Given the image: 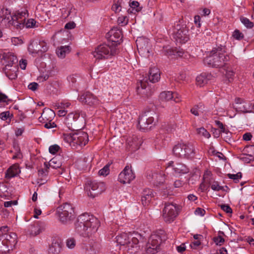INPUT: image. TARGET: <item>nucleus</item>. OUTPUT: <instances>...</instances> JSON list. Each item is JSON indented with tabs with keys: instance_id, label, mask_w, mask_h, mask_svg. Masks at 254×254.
Returning <instances> with one entry per match:
<instances>
[{
	"instance_id": "1",
	"label": "nucleus",
	"mask_w": 254,
	"mask_h": 254,
	"mask_svg": "<svg viewBox=\"0 0 254 254\" xmlns=\"http://www.w3.org/2000/svg\"><path fill=\"white\" fill-rule=\"evenodd\" d=\"M28 16V10L21 9L15 11L12 15L7 9H0V22L6 27L13 26L17 30L22 29L24 27L25 19Z\"/></svg>"
},
{
	"instance_id": "2",
	"label": "nucleus",
	"mask_w": 254,
	"mask_h": 254,
	"mask_svg": "<svg viewBox=\"0 0 254 254\" xmlns=\"http://www.w3.org/2000/svg\"><path fill=\"white\" fill-rule=\"evenodd\" d=\"M100 226L98 219L87 213L79 215L75 224L76 231L83 237L95 233Z\"/></svg>"
},
{
	"instance_id": "3",
	"label": "nucleus",
	"mask_w": 254,
	"mask_h": 254,
	"mask_svg": "<svg viewBox=\"0 0 254 254\" xmlns=\"http://www.w3.org/2000/svg\"><path fill=\"white\" fill-rule=\"evenodd\" d=\"M141 239V235L137 233H123L116 237V241L124 251L130 254H135L139 250L138 244Z\"/></svg>"
},
{
	"instance_id": "4",
	"label": "nucleus",
	"mask_w": 254,
	"mask_h": 254,
	"mask_svg": "<svg viewBox=\"0 0 254 254\" xmlns=\"http://www.w3.org/2000/svg\"><path fill=\"white\" fill-rule=\"evenodd\" d=\"M17 243L15 233L10 232L7 226L0 228V253L6 254L12 250Z\"/></svg>"
},
{
	"instance_id": "5",
	"label": "nucleus",
	"mask_w": 254,
	"mask_h": 254,
	"mask_svg": "<svg viewBox=\"0 0 254 254\" xmlns=\"http://www.w3.org/2000/svg\"><path fill=\"white\" fill-rule=\"evenodd\" d=\"M174 155L182 159H191L195 154L194 145L191 142H183L176 145L173 149Z\"/></svg>"
},
{
	"instance_id": "6",
	"label": "nucleus",
	"mask_w": 254,
	"mask_h": 254,
	"mask_svg": "<svg viewBox=\"0 0 254 254\" xmlns=\"http://www.w3.org/2000/svg\"><path fill=\"white\" fill-rule=\"evenodd\" d=\"M64 139L72 147L77 148L85 145L88 141V135L85 132L79 131L72 134H64Z\"/></svg>"
},
{
	"instance_id": "7",
	"label": "nucleus",
	"mask_w": 254,
	"mask_h": 254,
	"mask_svg": "<svg viewBox=\"0 0 254 254\" xmlns=\"http://www.w3.org/2000/svg\"><path fill=\"white\" fill-rule=\"evenodd\" d=\"M118 52L119 50L116 46L108 42V44L99 45L93 53V55L96 59H105L118 54Z\"/></svg>"
},
{
	"instance_id": "8",
	"label": "nucleus",
	"mask_w": 254,
	"mask_h": 254,
	"mask_svg": "<svg viewBox=\"0 0 254 254\" xmlns=\"http://www.w3.org/2000/svg\"><path fill=\"white\" fill-rule=\"evenodd\" d=\"M57 213L60 221L66 223L74 218L75 214L74 207L70 203H65L57 208Z\"/></svg>"
},
{
	"instance_id": "9",
	"label": "nucleus",
	"mask_w": 254,
	"mask_h": 254,
	"mask_svg": "<svg viewBox=\"0 0 254 254\" xmlns=\"http://www.w3.org/2000/svg\"><path fill=\"white\" fill-rule=\"evenodd\" d=\"M105 189L104 183L91 180L87 181L85 187L87 195L92 198L101 194L105 190Z\"/></svg>"
},
{
	"instance_id": "10",
	"label": "nucleus",
	"mask_w": 254,
	"mask_h": 254,
	"mask_svg": "<svg viewBox=\"0 0 254 254\" xmlns=\"http://www.w3.org/2000/svg\"><path fill=\"white\" fill-rule=\"evenodd\" d=\"M173 38L177 43L184 44L190 39L189 30L184 25L175 24L173 30Z\"/></svg>"
},
{
	"instance_id": "11",
	"label": "nucleus",
	"mask_w": 254,
	"mask_h": 254,
	"mask_svg": "<svg viewBox=\"0 0 254 254\" xmlns=\"http://www.w3.org/2000/svg\"><path fill=\"white\" fill-rule=\"evenodd\" d=\"M178 215V209L176 204L173 203H165V206L162 211V216L166 222H172Z\"/></svg>"
},
{
	"instance_id": "12",
	"label": "nucleus",
	"mask_w": 254,
	"mask_h": 254,
	"mask_svg": "<svg viewBox=\"0 0 254 254\" xmlns=\"http://www.w3.org/2000/svg\"><path fill=\"white\" fill-rule=\"evenodd\" d=\"M135 43L139 54L145 58H149L152 50L148 39L143 37H138Z\"/></svg>"
},
{
	"instance_id": "13",
	"label": "nucleus",
	"mask_w": 254,
	"mask_h": 254,
	"mask_svg": "<svg viewBox=\"0 0 254 254\" xmlns=\"http://www.w3.org/2000/svg\"><path fill=\"white\" fill-rule=\"evenodd\" d=\"M226 52V47L220 45L217 48H213L210 52V56L213 58V63L227 62L229 61L230 57L228 55H224Z\"/></svg>"
},
{
	"instance_id": "14",
	"label": "nucleus",
	"mask_w": 254,
	"mask_h": 254,
	"mask_svg": "<svg viewBox=\"0 0 254 254\" xmlns=\"http://www.w3.org/2000/svg\"><path fill=\"white\" fill-rule=\"evenodd\" d=\"M161 239L160 236L157 234H152L148 239V243L145 248L146 253L148 254H154L158 252L161 243Z\"/></svg>"
},
{
	"instance_id": "15",
	"label": "nucleus",
	"mask_w": 254,
	"mask_h": 254,
	"mask_svg": "<svg viewBox=\"0 0 254 254\" xmlns=\"http://www.w3.org/2000/svg\"><path fill=\"white\" fill-rule=\"evenodd\" d=\"M155 113L154 112L148 111L143 114L139 118L138 125L140 129L145 130L150 128L149 127L154 120V116Z\"/></svg>"
},
{
	"instance_id": "16",
	"label": "nucleus",
	"mask_w": 254,
	"mask_h": 254,
	"mask_svg": "<svg viewBox=\"0 0 254 254\" xmlns=\"http://www.w3.org/2000/svg\"><path fill=\"white\" fill-rule=\"evenodd\" d=\"M106 37L108 40V42L117 48L122 39V31L117 27L113 28L106 34Z\"/></svg>"
},
{
	"instance_id": "17",
	"label": "nucleus",
	"mask_w": 254,
	"mask_h": 254,
	"mask_svg": "<svg viewBox=\"0 0 254 254\" xmlns=\"http://www.w3.org/2000/svg\"><path fill=\"white\" fill-rule=\"evenodd\" d=\"M135 175L129 166H126L119 175L118 180L122 184H129L135 179Z\"/></svg>"
},
{
	"instance_id": "18",
	"label": "nucleus",
	"mask_w": 254,
	"mask_h": 254,
	"mask_svg": "<svg viewBox=\"0 0 254 254\" xmlns=\"http://www.w3.org/2000/svg\"><path fill=\"white\" fill-rule=\"evenodd\" d=\"M28 51L31 54H42L48 50V47L46 43L44 41L33 42L28 47Z\"/></svg>"
},
{
	"instance_id": "19",
	"label": "nucleus",
	"mask_w": 254,
	"mask_h": 254,
	"mask_svg": "<svg viewBox=\"0 0 254 254\" xmlns=\"http://www.w3.org/2000/svg\"><path fill=\"white\" fill-rule=\"evenodd\" d=\"M101 249V245L99 240L91 239L89 242V245L86 246L85 254H97Z\"/></svg>"
},
{
	"instance_id": "20",
	"label": "nucleus",
	"mask_w": 254,
	"mask_h": 254,
	"mask_svg": "<svg viewBox=\"0 0 254 254\" xmlns=\"http://www.w3.org/2000/svg\"><path fill=\"white\" fill-rule=\"evenodd\" d=\"M141 143V140L136 136L129 137L127 139V148L129 151L133 152L139 149Z\"/></svg>"
},
{
	"instance_id": "21",
	"label": "nucleus",
	"mask_w": 254,
	"mask_h": 254,
	"mask_svg": "<svg viewBox=\"0 0 254 254\" xmlns=\"http://www.w3.org/2000/svg\"><path fill=\"white\" fill-rule=\"evenodd\" d=\"M148 85V83L146 80H140L137 86L138 93L147 97L151 96L153 91Z\"/></svg>"
},
{
	"instance_id": "22",
	"label": "nucleus",
	"mask_w": 254,
	"mask_h": 254,
	"mask_svg": "<svg viewBox=\"0 0 254 254\" xmlns=\"http://www.w3.org/2000/svg\"><path fill=\"white\" fill-rule=\"evenodd\" d=\"M173 167V169L176 175H182L187 174L189 172V169L185 164L178 163L174 165L173 161H170L168 163L167 167Z\"/></svg>"
},
{
	"instance_id": "23",
	"label": "nucleus",
	"mask_w": 254,
	"mask_h": 254,
	"mask_svg": "<svg viewBox=\"0 0 254 254\" xmlns=\"http://www.w3.org/2000/svg\"><path fill=\"white\" fill-rule=\"evenodd\" d=\"M80 100L85 104L90 106L99 104V101L97 97L90 92H86L80 98Z\"/></svg>"
},
{
	"instance_id": "24",
	"label": "nucleus",
	"mask_w": 254,
	"mask_h": 254,
	"mask_svg": "<svg viewBox=\"0 0 254 254\" xmlns=\"http://www.w3.org/2000/svg\"><path fill=\"white\" fill-rule=\"evenodd\" d=\"M18 70V64H5L3 71L9 79H14L17 76V72Z\"/></svg>"
},
{
	"instance_id": "25",
	"label": "nucleus",
	"mask_w": 254,
	"mask_h": 254,
	"mask_svg": "<svg viewBox=\"0 0 254 254\" xmlns=\"http://www.w3.org/2000/svg\"><path fill=\"white\" fill-rule=\"evenodd\" d=\"M154 196V195L152 190L148 189H144L142 193L141 199L143 205H148Z\"/></svg>"
},
{
	"instance_id": "26",
	"label": "nucleus",
	"mask_w": 254,
	"mask_h": 254,
	"mask_svg": "<svg viewBox=\"0 0 254 254\" xmlns=\"http://www.w3.org/2000/svg\"><path fill=\"white\" fill-rule=\"evenodd\" d=\"M62 247L63 243L61 240L54 239L49 248V253L52 254H59L62 250Z\"/></svg>"
},
{
	"instance_id": "27",
	"label": "nucleus",
	"mask_w": 254,
	"mask_h": 254,
	"mask_svg": "<svg viewBox=\"0 0 254 254\" xmlns=\"http://www.w3.org/2000/svg\"><path fill=\"white\" fill-rule=\"evenodd\" d=\"M160 70L156 66L152 67L149 72V80L152 83L158 82L160 79Z\"/></svg>"
},
{
	"instance_id": "28",
	"label": "nucleus",
	"mask_w": 254,
	"mask_h": 254,
	"mask_svg": "<svg viewBox=\"0 0 254 254\" xmlns=\"http://www.w3.org/2000/svg\"><path fill=\"white\" fill-rule=\"evenodd\" d=\"M1 60L7 64H17L18 59L17 57L12 53H4L0 56Z\"/></svg>"
},
{
	"instance_id": "29",
	"label": "nucleus",
	"mask_w": 254,
	"mask_h": 254,
	"mask_svg": "<svg viewBox=\"0 0 254 254\" xmlns=\"http://www.w3.org/2000/svg\"><path fill=\"white\" fill-rule=\"evenodd\" d=\"M212 76L211 74L202 73L197 76L196 78V84L200 87L203 86L208 83Z\"/></svg>"
},
{
	"instance_id": "30",
	"label": "nucleus",
	"mask_w": 254,
	"mask_h": 254,
	"mask_svg": "<svg viewBox=\"0 0 254 254\" xmlns=\"http://www.w3.org/2000/svg\"><path fill=\"white\" fill-rule=\"evenodd\" d=\"M220 72L225 75L226 77L229 79V82H230V79L234 75V71L233 69L228 66V64H223L220 67Z\"/></svg>"
},
{
	"instance_id": "31",
	"label": "nucleus",
	"mask_w": 254,
	"mask_h": 254,
	"mask_svg": "<svg viewBox=\"0 0 254 254\" xmlns=\"http://www.w3.org/2000/svg\"><path fill=\"white\" fill-rule=\"evenodd\" d=\"M19 166L17 164H14L9 168L5 173V177L10 179L16 176L19 173Z\"/></svg>"
},
{
	"instance_id": "32",
	"label": "nucleus",
	"mask_w": 254,
	"mask_h": 254,
	"mask_svg": "<svg viewBox=\"0 0 254 254\" xmlns=\"http://www.w3.org/2000/svg\"><path fill=\"white\" fill-rule=\"evenodd\" d=\"M44 165L46 168L51 167L54 169H57L62 166V162L57 158L54 157L49 163L45 162Z\"/></svg>"
},
{
	"instance_id": "33",
	"label": "nucleus",
	"mask_w": 254,
	"mask_h": 254,
	"mask_svg": "<svg viewBox=\"0 0 254 254\" xmlns=\"http://www.w3.org/2000/svg\"><path fill=\"white\" fill-rule=\"evenodd\" d=\"M73 112H71L68 114L65 119V124L69 128L74 129L77 128V123H75V120H74L73 117H74Z\"/></svg>"
},
{
	"instance_id": "34",
	"label": "nucleus",
	"mask_w": 254,
	"mask_h": 254,
	"mask_svg": "<svg viewBox=\"0 0 254 254\" xmlns=\"http://www.w3.org/2000/svg\"><path fill=\"white\" fill-rule=\"evenodd\" d=\"M148 177L149 180L151 179L152 181L159 184L162 183L164 181V177L161 173H151L148 175Z\"/></svg>"
},
{
	"instance_id": "35",
	"label": "nucleus",
	"mask_w": 254,
	"mask_h": 254,
	"mask_svg": "<svg viewBox=\"0 0 254 254\" xmlns=\"http://www.w3.org/2000/svg\"><path fill=\"white\" fill-rule=\"evenodd\" d=\"M70 52V47L69 46H61L57 50L56 53L58 56L60 58L65 57L66 54Z\"/></svg>"
},
{
	"instance_id": "36",
	"label": "nucleus",
	"mask_w": 254,
	"mask_h": 254,
	"mask_svg": "<svg viewBox=\"0 0 254 254\" xmlns=\"http://www.w3.org/2000/svg\"><path fill=\"white\" fill-rule=\"evenodd\" d=\"M130 9L128 10V12L130 13H135L136 12L140 11L142 7L139 6V3L137 1L133 0L129 3Z\"/></svg>"
},
{
	"instance_id": "37",
	"label": "nucleus",
	"mask_w": 254,
	"mask_h": 254,
	"mask_svg": "<svg viewBox=\"0 0 254 254\" xmlns=\"http://www.w3.org/2000/svg\"><path fill=\"white\" fill-rule=\"evenodd\" d=\"M159 97L162 101H168L173 99L174 95L171 91H164L160 93Z\"/></svg>"
},
{
	"instance_id": "38",
	"label": "nucleus",
	"mask_w": 254,
	"mask_h": 254,
	"mask_svg": "<svg viewBox=\"0 0 254 254\" xmlns=\"http://www.w3.org/2000/svg\"><path fill=\"white\" fill-rule=\"evenodd\" d=\"M162 52L168 57H171L172 56H175V52H176V48H171L169 46H164L163 48Z\"/></svg>"
},
{
	"instance_id": "39",
	"label": "nucleus",
	"mask_w": 254,
	"mask_h": 254,
	"mask_svg": "<svg viewBox=\"0 0 254 254\" xmlns=\"http://www.w3.org/2000/svg\"><path fill=\"white\" fill-rule=\"evenodd\" d=\"M123 0H115L112 9L115 12H119L121 10V3Z\"/></svg>"
},
{
	"instance_id": "40",
	"label": "nucleus",
	"mask_w": 254,
	"mask_h": 254,
	"mask_svg": "<svg viewBox=\"0 0 254 254\" xmlns=\"http://www.w3.org/2000/svg\"><path fill=\"white\" fill-rule=\"evenodd\" d=\"M234 108L237 112L243 113L248 112V108L246 103H241V104L237 105V106H234Z\"/></svg>"
},
{
	"instance_id": "41",
	"label": "nucleus",
	"mask_w": 254,
	"mask_h": 254,
	"mask_svg": "<svg viewBox=\"0 0 254 254\" xmlns=\"http://www.w3.org/2000/svg\"><path fill=\"white\" fill-rule=\"evenodd\" d=\"M36 21L32 18L29 19L26 21V19L24 21V27L25 26L27 28H32L35 27H37L36 26Z\"/></svg>"
},
{
	"instance_id": "42",
	"label": "nucleus",
	"mask_w": 254,
	"mask_h": 254,
	"mask_svg": "<svg viewBox=\"0 0 254 254\" xmlns=\"http://www.w3.org/2000/svg\"><path fill=\"white\" fill-rule=\"evenodd\" d=\"M241 22L248 28H252L254 27L253 22H251L248 18L245 17L240 18Z\"/></svg>"
},
{
	"instance_id": "43",
	"label": "nucleus",
	"mask_w": 254,
	"mask_h": 254,
	"mask_svg": "<svg viewBox=\"0 0 254 254\" xmlns=\"http://www.w3.org/2000/svg\"><path fill=\"white\" fill-rule=\"evenodd\" d=\"M197 133L199 135L208 138L210 136V133L204 127H200L196 129Z\"/></svg>"
},
{
	"instance_id": "44",
	"label": "nucleus",
	"mask_w": 254,
	"mask_h": 254,
	"mask_svg": "<svg viewBox=\"0 0 254 254\" xmlns=\"http://www.w3.org/2000/svg\"><path fill=\"white\" fill-rule=\"evenodd\" d=\"M208 183L210 184L211 189L213 190L219 191L223 189V187L220 186L219 184V183L217 181H213L212 183L209 181Z\"/></svg>"
},
{
	"instance_id": "45",
	"label": "nucleus",
	"mask_w": 254,
	"mask_h": 254,
	"mask_svg": "<svg viewBox=\"0 0 254 254\" xmlns=\"http://www.w3.org/2000/svg\"><path fill=\"white\" fill-rule=\"evenodd\" d=\"M43 65L42 67H40V69H42L45 73H48L49 74V76L51 75L52 69L54 68V66H53V64H48L47 65V64H42Z\"/></svg>"
},
{
	"instance_id": "46",
	"label": "nucleus",
	"mask_w": 254,
	"mask_h": 254,
	"mask_svg": "<svg viewBox=\"0 0 254 254\" xmlns=\"http://www.w3.org/2000/svg\"><path fill=\"white\" fill-rule=\"evenodd\" d=\"M41 71V75L38 77L37 80L39 82H43L47 80L50 77L49 74L45 73L44 70L42 69H40Z\"/></svg>"
},
{
	"instance_id": "47",
	"label": "nucleus",
	"mask_w": 254,
	"mask_h": 254,
	"mask_svg": "<svg viewBox=\"0 0 254 254\" xmlns=\"http://www.w3.org/2000/svg\"><path fill=\"white\" fill-rule=\"evenodd\" d=\"M66 245L69 249H73L76 245V241L73 238H69L66 241Z\"/></svg>"
},
{
	"instance_id": "48",
	"label": "nucleus",
	"mask_w": 254,
	"mask_h": 254,
	"mask_svg": "<svg viewBox=\"0 0 254 254\" xmlns=\"http://www.w3.org/2000/svg\"><path fill=\"white\" fill-rule=\"evenodd\" d=\"M109 166L110 165L107 164L105 165L102 169L100 170L98 172L99 175L106 176L108 175L110 172Z\"/></svg>"
},
{
	"instance_id": "49",
	"label": "nucleus",
	"mask_w": 254,
	"mask_h": 254,
	"mask_svg": "<svg viewBox=\"0 0 254 254\" xmlns=\"http://www.w3.org/2000/svg\"><path fill=\"white\" fill-rule=\"evenodd\" d=\"M14 149H15V154L13 156L12 159H20L22 157V153L21 152L20 148L18 146H14Z\"/></svg>"
},
{
	"instance_id": "50",
	"label": "nucleus",
	"mask_w": 254,
	"mask_h": 254,
	"mask_svg": "<svg viewBox=\"0 0 254 254\" xmlns=\"http://www.w3.org/2000/svg\"><path fill=\"white\" fill-rule=\"evenodd\" d=\"M227 176L229 178L234 180L235 182H237L241 178L242 174L240 172L236 174H227Z\"/></svg>"
},
{
	"instance_id": "51",
	"label": "nucleus",
	"mask_w": 254,
	"mask_h": 254,
	"mask_svg": "<svg viewBox=\"0 0 254 254\" xmlns=\"http://www.w3.org/2000/svg\"><path fill=\"white\" fill-rule=\"evenodd\" d=\"M215 122L217 127L220 129V131L221 132L227 133L228 132V129L225 128V127L220 121H215Z\"/></svg>"
},
{
	"instance_id": "52",
	"label": "nucleus",
	"mask_w": 254,
	"mask_h": 254,
	"mask_svg": "<svg viewBox=\"0 0 254 254\" xmlns=\"http://www.w3.org/2000/svg\"><path fill=\"white\" fill-rule=\"evenodd\" d=\"M233 37L238 40H240L244 38V34L239 30H235L233 34Z\"/></svg>"
},
{
	"instance_id": "53",
	"label": "nucleus",
	"mask_w": 254,
	"mask_h": 254,
	"mask_svg": "<svg viewBox=\"0 0 254 254\" xmlns=\"http://www.w3.org/2000/svg\"><path fill=\"white\" fill-rule=\"evenodd\" d=\"M241 159L244 162L249 163L252 161L254 160V157L253 155L246 154L244 155V157H241Z\"/></svg>"
},
{
	"instance_id": "54",
	"label": "nucleus",
	"mask_w": 254,
	"mask_h": 254,
	"mask_svg": "<svg viewBox=\"0 0 254 254\" xmlns=\"http://www.w3.org/2000/svg\"><path fill=\"white\" fill-rule=\"evenodd\" d=\"M118 22L121 26H124L127 23V19L126 16H122L118 18Z\"/></svg>"
},
{
	"instance_id": "55",
	"label": "nucleus",
	"mask_w": 254,
	"mask_h": 254,
	"mask_svg": "<svg viewBox=\"0 0 254 254\" xmlns=\"http://www.w3.org/2000/svg\"><path fill=\"white\" fill-rule=\"evenodd\" d=\"M60 149V147L57 144L51 145L49 147V150L50 153L54 154L57 153Z\"/></svg>"
},
{
	"instance_id": "56",
	"label": "nucleus",
	"mask_w": 254,
	"mask_h": 254,
	"mask_svg": "<svg viewBox=\"0 0 254 254\" xmlns=\"http://www.w3.org/2000/svg\"><path fill=\"white\" fill-rule=\"evenodd\" d=\"M42 231V230L39 228L38 227H36L35 226H32V230L31 234L33 236H36L40 234Z\"/></svg>"
},
{
	"instance_id": "57",
	"label": "nucleus",
	"mask_w": 254,
	"mask_h": 254,
	"mask_svg": "<svg viewBox=\"0 0 254 254\" xmlns=\"http://www.w3.org/2000/svg\"><path fill=\"white\" fill-rule=\"evenodd\" d=\"M221 208L227 213H232V209L228 205L226 204H221L220 205Z\"/></svg>"
},
{
	"instance_id": "58",
	"label": "nucleus",
	"mask_w": 254,
	"mask_h": 254,
	"mask_svg": "<svg viewBox=\"0 0 254 254\" xmlns=\"http://www.w3.org/2000/svg\"><path fill=\"white\" fill-rule=\"evenodd\" d=\"M213 240L216 245L220 246L224 242V239L220 236L214 238Z\"/></svg>"
},
{
	"instance_id": "59",
	"label": "nucleus",
	"mask_w": 254,
	"mask_h": 254,
	"mask_svg": "<svg viewBox=\"0 0 254 254\" xmlns=\"http://www.w3.org/2000/svg\"><path fill=\"white\" fill-rule=\"evenodd\" d=\"M38 86L39 85L37 83L32 82L28 85V88L29 89L34 91L37 89Z\"/></svg>"
},
{
	"instance_id": "60",
	"label": "nucleus",
	"mask_w": 254,
	"mask_h": 254,
	"mask_svg": "<svg viewBox=\"0 0 254 254\" xmlns=\"http://www.w3.org/2000/svg\"><path fill=\"white\" fill-rule=\"evenodd\" d=\"M11 42L14 45H17L19 44H21L22 43V41L21 39H19L17 37H13L11 39Z\"/></svg>"
},
{
	"instance_id": "61",
	"label": "nucleus",
	"mask_w": 254,
	"mask_h": 254,
	"mask_svg": "<svg viewBox=\"0 0 254 254\" xmlns=\"http://www.w3.org/2000/svg\"><path fill=\"white\" fill-rule=\"evenodd\" d=\"M9 111L3 112L0 114V118L2 120L5 121L9 117Z\"/></svg>"
},
{
	"instance_id": "62",
	"label": "nucleus",
	"mask_w": 254,
	"mask_h": 254,
	"mask_svg": "<svg viewBox=\"0 0 254 254\" xmlns=\"http://www.w3.org/2000/svg\"><path fill=\"white\" fill-rule=\"evenodd\" d=\"M176 127V125L175 124L168 125L166 127V131L168 132H172L175 130Z\"/></svg>"
},
{
	"instance_id": "63",
	"label": "nucleus",
	"mask_w": 254,
	"mask_h": 254,
	"mask_svg": "<svg viewBox=\"0 0 254 254\" xmlns=\"http://www.w3.org/2000/svg\"><path fill=\"white\" fill-rule=\"evenodd\" d=\"M200 240H195L190 244V246L191 248L196 249L198 246L200 245Z\"/></svg>"
},
{
	"instance_id": "64",
	"label": "nucleus",
	"mask_w": 254,
	"mask_h": 254,
	"mask_svg": "<svg viewBox=\"0 0 254 254\" xmlns=\"http://www.w3.org/2000/svg\"><path fill=\"white\" fill-rule=\"evenodd\" d=\"M75 25L76 24L74 22H69L65 25L64 28L67 29H72L75 28Z\"/></svg>"
}]
</instances>
